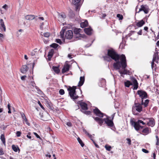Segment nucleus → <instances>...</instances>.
<instances>
[{
	"instance_id": "obj_1",
	"label": "nucleus",
	"mask_w": 159,
	"mask_h": 159,
	"mask_svg": "<svg viewBox=\"0 0 159 159\" xmlns=\"http://www.w3.org/2000/svg\"><path fill=\"white\" fill-rule=\"evenodd\" d=\"M107 55L102 57L104 60L109 62L111 61V59L115 61L113 64L114 68L119 69V67H120V65H121V62L126 58L125 55L123 54H118L112 48L107 49Z\"/></svg>"
},
{
	"instance_id": "obj_2",
	"label": "nucleus",
	"mask_w": 159,
	"mask_h": 159,
	"mask_svg": "<svg viewBox=\"0 0 159 159\" xmlns=\"http://www.w3.org/2000/svg\"><path fill=\"white\" fill-rule=\"evenodd\" d=\"M149 101V99H146L144 100V102L142 103L141 102H137V100H135L132 107L133 114L134 115H139V113L143 111L142 106L144 108L147 107Z\"/></svg>"
},
{
	"instance_id": "obj_3",
	"label": "nucleus",
	"mask_w": 159,
	"mask_h": 159,
	"mask_svg": "<svg viewBox=\"0 0 159 159\" xmlns=\"http://www.w3.org/2000/svg\"><path fill=\"white\" fill-rule=\"evenodd\" d=\"M142 124L143 125H145V123L142 120H139L137 121H134L133 120H130V124L131 126H133L135 129L137 131L140 130L144 128L143 126H141L140 124Z\"/></svg>"
},
{
	"instance_id": "obj_4",
	"label": "nucleus",
	"mask_w": 159,
	"mask_h": 159,
	"mask_svg": "<svg viewBox=\"0 0 159 159\" xmlns=\"http://www.w3.org/2000/svg\"><path fill=\"white\" fill-rule=\"evenodd\" d=\"M121 65H120V67H119V68L118 69H117L116 68H114L116 70H120V68L121 67L122 68V69L123 70V71H120V70H119V72L120 73V74H124V75H129V74L130 73V72L129 70H128L126 69H125V68L127 67V62H126V58H125V59L122 62H121Z\"/></svg>"
},
{
	"instance_id": "obj_5",
	"label": "nucleus",
	"mask_w": 159,
	"mask_h": 159,
	"mask_svg": "<svg viewBox=\"0 0 159 159\" xmlns=\"http://www.w3.org/2000/svg\"><path fill=\"white\" fill-rule=\"evenodd\" d=\"M137 94L139 95L140 98L139 99V102H142V103L144 102V99L148 98L147 93L143 90H138L137 92Z\"/></svg>"
},
{
	"instance_id": "obj_6",
	"label": "nucleus",
	"mask_w": 159,
	"mask_h": 159,
	"mask_svg": "<svg viewBox=\"0 0 159 159\" xmlns=\"http://www.w3.org/2000/svg\"><path fill=\"white\" fill-rule=\"evenodd\" d=\"M106 118H104V120L105 123L109 127H110L111 129L113 131H115L116 128L115 126L113 120L110 119V117L107 115H106Z\"/></svg>"
},
{
	"instance_id": "obj_7",
	"label": "nucleus",
	"mask_w": 159,
	"mask_h": 159,
	"mask_svg": "<svg viewBox=\"0 0 159 159\" xmlns=\"http://www.w3.org/2000/svg\"><path fill=\"white\" fill-rule=\"evenodd\" d=\"M74 32L75 34V35H74V37L76 39H81V38H85L87 37V36L85 34H80L79 33V31H78V28H75L74 29Z\"/></svg>"
},
{
	"instance_id": "obj_8",
	"label": "nucleus",
	"mask_w": 159,
	"mask_h": 159,
	"mask_svg": "<svg viewBox=\"0 0 159 159\" xmlns=\"http://www.w3.org/2000/svg\"><path fill=\"white\" fill-rule=\"evenodd\" d=\"M69 91V95L73 101H75L79 98V96L76 95V91H70L69 89H67Z\"/></svg>"
},
{
	"instance_id": "obj_9",
	"label": "nucleus",
	"mask_w": 159,
	"mask_h": 159,
	"mask_svg": "<svg viewBox=\"0 0 159 159\" xmlns=\"http://www.w3.org/2000/svg\"><path fill=\"white\" fill-rule=\"evenodd\" d=\"M93 112L96 116H98V117L102 118L104 116L106 115L102 112L97 107H96L93 109Z\"/></svg>"
},
{
	"instance_id": "obj_10",
	"label": "nucleus",
	"mask_w": 159,
	"mask_h": 159,
	"mask_svg": "<svg viewBox=\"0 0 159 159\" xmlns=\"http://www.w3.org/2000/svg\"><path fill=\"white\" fill-rule=\"evenodd\" d=\"M149 10L148 6L147 5H142L141 6V8L137 12L139 13L140 11H143L145 14H147L149 12Z\"/></svg>"
},
{
	"instance_id": "obj_11",
	"label": "nucleus",
	"mask_w": 159,
	"mask_h": 159,
	"mask_svg": "<svg viewBox=\"0 0 159 159\" xmlns=\"http://www.w3.org/2000/svg\"><path fill=\"white\" fill-rule=\"evenodd\" d=\"M77 104L78 105H79L80 106L81 109V110H82L83 111L86 110H88V105L87 104L84 102H82V101H79L77 102Z\"/></svg>"
},
{
	"instance_id": "obj_12",
	"label": "nucleus",
	"mask_w": 159,
	"mask_h": 159,
	"mask_svg": "<svg viewBox=\"0 0 159 159\" xmlns=\"http://www.w3.org/2000/svg\"><path fill=\"white\" fill-rule=\"evenodd\" d=\"M142 129H143L141 131L140 129L139 131L141 134L143 135H147L151 132V129L149 128L146 127Z\"/></svg>"
},
{
	"instance_id": "obj_13",
	"label": "nucleus",
	"mask_w": 159,
	"mask_h": 159,
	"mask_svg": "<svg viewBox=\"0 0 159 159\" xmlns=\"http://www.w3.org/2000/svg\"><path fill=\"white\" fill-rule=\"evenodd\" d=\"M73 36V32L71 30H68L66 31L65 38L67 39H70Z\"/></svg>"
},
{
	"instance_id": "obj_14",
	"label": "nucleus",
	"mask_w": 159,
	"mask_h": 159,
	"mask_svg": "<svg viewBox=\"0 0 159 159\" xmlns=\"http://www.w3.org/2000/svg\"><path fill=\"white\" fill-rule=\"evenodd\" d=\"M146 119L149 120V122L147 123V125H148V126L153 127L155 125V120L153 117L146 118Z\"/></svg>"
},
{
	"instance_id": "obj_15",
	"label": "nucleus",
	"mask_w": 159,
	"mask_h": 159,
	"mask_svg": "<svg viewBox=\"0 0 159 159\" xmlns=\"http://www.w3.org/2000/svg\"><path fill=\"white\" fill-rule=\"evenodd\" d=\"M81 0H72V3L76 6V10L77 11L81 6Z\"/></svg>"
},
{
	"instance_id": "obj_16",
	"label": "nucleus",
	"mask_w": 159,
	"mask_h": 159,
	"mask_svg": "<svg viewBox=\"0 0 159 159\" xmlns=\"http://www.w3.org/2000/svg\"><path fill=\"white\" fill-rule=\"evenodd\" d=\"M6 30V26L4 25L3 20L2 19L0 20V31L5 32Z\"/></svg>"
},
{
	"instance_id": "obj_17",
	"label": "nucleus",
	"mask_w": 159,
	"mask_h": 159,
	"mask_svg": "<svg viewBox=\"0 0 159 159\" xmlns=\"http://www.w3.org/2000/svg\"><path fill=\"white\" fill-rule=\"evenodd\" d=\"M93 117L94 120L97 122L100 126H102V125L103 122L104 121V118L102 119L101 118L98 117Z\"/></svg>"
},
{
	"instance_id": "obj_18",
	"label": "nucleus",
	"mask_w": 159,
	"mask_h": 159,
	"mask_svg": "<svg viewBox=\"0 0 159 159\" xmlns=\"http://www.w3.org/2000/svg\"><path fill=\"white\" fill-rule=\"evenodd\" d=\"M67 62V61H66V65H64L62 70V74L64 73L69 70L70 65L66 63Z\"/></svg>"
},
{
	"instance_id": "obj_19",
	"label": "nucleus",
	"mask_w": 159,
	"mask_h": 159,
	"mask_svg": "<svg viewBox=\"0 0 159 159\" xmlns=\"http://www.w3.org/2000/svg\"><path fill=\"white\" fill-rule=\"evenodd\" d=\"M132 81L133 84V89L134 90H136L138 87V83L137 80L135 78H133L132 79Z\"/></svg>"
},
{
	"instance_id": "obj_20",
	"label": "nucleus",
	"mask_w": 159,
	"mask_h": 159,
	"mask_svg": "<svg viewBox=\"0 0 159 159\" xmlns=\"http://www.w3.org/2000/svg\"><path fill=\"white\" fill-rule=\"evenodd\" d=\"M93 30V29H92L91 27H89L88 28H85L84 29V31L85 33L88 35H91L92 32V31Z\"/></svg>"
},
{
	"instance_id": "obj_21",
	"label": "nucleus",
	"mask_w": 159,
	"mask_h": 159,
	"mask_svg": "<svg viewBox=\"0 0 159 159\" xmlns=\"http://www.w3.org/2000/svg\"><path fill=\"white\" fill-rule=\"evenodd\" d=\"M144 19V18L138 22H136V26L138 27H141L142 26L145 24V21L143 20V19Z\"/></svg>"
},
{
	"instance_id": "obj_22",
	"label": "nucleus",
	"mask_w": 159,
	"mask_h": 159,
	"mask_svg": "<svg viewBox=\"0 0 159 159\" xmlns=\"http://www.w3.org/2000/svg\"><path fill=\"white\" fill-rule=\"evenodd\" d=\"M84 80L85 79L84 77L81 76L80 78V81L78 83V86L79 87L82 86L84 83Z\"/></svg>"
},
{
	"instance_id": "obj_23",
	"label": "nucleus",
	"mask_w": 159,
	"mask_h": 159,
	"mask_svg": "<svg viewBox=\"0 0 159 159\" xmlns=\"http://www.w3.org/2000/svg\"><path fill=\"white\" fill-rule=\"evenodd\" d=\"M88 25V22L87 20H85L84 22L80 23V27L82 28H84Z\"/></svg>"
},
{
	"instance_id": "obj_24",
	"label": "nucleus",
	"mask_w": 159,
	"mask_h": 159,
	"mask_svg": "<svg viewBox=\"0 0 159 159\" xmlns=\"http://www.w3.org/2000/svg\"><path fill=\"white\" fill-rule=\"evenodd\" d=\"M68 15L70 18H75V14L74 12L71 9L69 11Z\"/></svg>"
},
{
	"instance_id": "obj_25",
	"label": "nucleus",
	"mask_w": 159,
	"mask_h": 159,
	"mask_svg": "<svg viewBox=\"0 0 159 159\" xmlns=\"http://www.w3.org/2000/svg\"><path fill=\"white\" fill-rule=\"evenodd\" d=\"M34 15H28L25 16V19L27 20H32L34 19Z\"/></svg>"
},
{
	"instance_id": "obj_26",
	"label": "nucleus",
	"mask_w": 159,
	"mask_h": 159,
	"mask_svg": "<svg viewBox=\"0 0 159 159\" xmlns=\"http://www.w3.org/2000/svg\"><path fill=\"white\" fill-rule=\"evenodd\" d=\"M59 66H53L52 69L57 74H59L60 72V70L59 69Z\"/></svg>"
},
{
	"instance_id": "obj_27",
	"label": "nucleus",
	"mask_w": 159,
	"mask_h": 159,
	"mask_svg": "<svg viewBox=\"0 0 159 159\" xmlns=\"http://www.w3.org/2000/svg\"><path fill=\"white\" fill-rule=\"evenodd\" d=\"M27 68V66L26 65L23 66L22 68L21 69V72L24 74L26 73L28 71Z\"/></svg>"
},
{
	"instance_id": "obj_28",
	"label": "nucleus",
	"mask_w": 159,
	"mask_h": 159,
	"mask_svg": "<svg viewBox=\"0 0 159 159\" xmlns=\"http://www.w3.org/2000/svg\"><path fill=\"white\" fill-rule=\"evenodd\" d=\"M46 105L47 107L50 109L52 110L53 109H54V107L52 106V103L51 102L49 101H47L46 102Z\"/></svg>"
},
{
	"instance_id": "obj_29",
	"label": "nucleus",
	"mask_w": 159,
	"mask_h": 159,
	"mask_svg": "<svg viewBox=\"0 0 159 159\" xmlns=\"http://www.w3.org/2000/svg\"><path fill=\"white\" fill-rule=\"evenodd\" d=\"M11 147L12 150L15 152H17L18 150L19 152L20 151V150L19 148V147L17 146H16L15 145H12Z\"/></svg>"
},
{
	"instance_id": "obj_30",
	"label": "nucleus",
	"mask_w": 159,
	"mask_h": 159,
	"mask_svg": "<svg viewBox=\"0 0 159 159\" xmlns=\"http://www.w3.org/2000/svg\"><path fill=\"white\" fill-rule=\"evenodd\" d=\"M125 86L127 87H129L130 85H133L132 83L129 80H127L124 82Z\"/></svg>"
},
{
	"instance_id": "obj_31",
	"label": "nucleus",
	"mask_w": 159,
	"mask_h": 159,
	"mask_svg": "<svg viewBox=\"0 0 159 159\" xmlns=\"http://www.w3.org/2000/svg\"><path fill=\"white\" fill-rule=\"evenodd\" d=\"M54 52V50L53 49H51L48 52V57H52Z\"/></svg>"
},
{
	"instance_id": "obj_32",
	"label": "nucleus",
	"mask_w": 159,
	"mask_h": 159,
	"mask_svg": "<svg viewBox=\"0 0 159 159\" xmlns=\"http://www.w3.org/2000/svg\"><path fill=\"white\" fill-rule=\"evenodd\" d=\"M0 139L3 144H5V138L4 134H1L0 137Z\"/></svg>"
},
{
	"instance_id": "obj_33",
	"label": "nucleus",
	"mask_w": 159,
	"mask_h": 159,
	"mask_svg": "<svg viewBox=\"0 0 159 159\" xmlns=\"http://www.w3.org/2000/svg\"><path fill=\"white\" fill-rule=\"evenodd\" d=\"M65 30H66L65 29H62L60 32L61 38L62 39H63L64 38V34L65 32Z\"/></svg>"
},
{
	"instance_id": "obj_34",
	"label": "nucleus",
	"mask_w": 159,
	"mask_h": 159,
	"mask_svg": "<svg viewBox=\"0 0 159 159\" xmlns=\"http://www.w3.org/2000/svg\"><path fill=\"white\" fill-rule=\"evenodd\" d=\"M76 86H73L72 87L70 86H69V88H67V89H69L70 91H76Z\"/></svg>"
},
{
	"instance_id": "obj_35",
	"label": "nucleus",
	"mask_w": 159,
	"mask_h": 159,
	"mask_svg": "<svg viewBox=\"0 0 159 159\" xmlns=\"http://www.w3.org/2000/svg\"><path fill=\"white\" fill-rule=\"evenodd\" d=\"M50 47L54 48H56L58 46H59V45L56 43H53L50 45Z\"/></svg>"
},
{
	"instance_id": "obj_36",
	"label": "nucleus",
	"mask_w": 159,
	"mask_h": 159,
	"mask_svg": "<svg viewBox=\"0 0 159 159\" xmlns=\"http://www.w3.org/2000/svg\"><path fill=\"white\" fill-rule=\"evenodd\" d=\"M77 140L79 143L80 144L82 147H83L84 145V143L83 142L82 140L80 139L79 137L77 138Z\"/></svg>"
},
{
	"instance_id": "obj_37",
	"label": "nucleus",
	"mask_w": 159,
	"mask_h": 159,
	"mask_svg": "<svg viewBox=\"0 0 159 159\" xmlns=\"http://www.w3.org/2000/svg\"><path fill=\"white\" fill-rule=\"evenodd\" d=\"M81 111L86 115H91V112L90 111H85L81 110Z\"/></svg>"
},
{
	"instance_id": "obj_38",
	"label": "nucleus",
	"mask_w": 159,
	"mask_h": 159,
	"mask_svg": "<svg viewBox=\"0 0 159 159\" xmlns=\"http://www.w3.org/2000/svg\"><path fill=\"white\" fill-rule=\"evenodd\" d=\"M58 15L59 17H61L63 19H65L66 17V15L64 13L61 14L58 13Z\"/></svg>"
},
{
	"instance_id": "obj_39",
	"label": "nucleus",
	"mask_w": 159,
	"mask_h": 159,
	"mask_svg": "<svg viewBox=\"0 0 159 159\" xmlns=\"http://www.w3.org/2000/svg\"><path fill=\"white\" fill-rule=\"evenodd\" d=\"M105 148L108 151H110L111 149V146L110 145H106L105 146Z\"/></svg>"
},
{
	"instance_id": "obj_40",
	"label": "nucleus",
	"mask_w": 159,
	"mask_h": 159,
	"mask_svg": "<svg viewBox=\"0 0 159 159\" xmlns=\"http://www.w3.org/2000/svg\"><path fill=\"white\" fill-rule=\"evenodd\" d=\"M117 17L119 18V20H122L123 18V16L120 14L117 15Z\"/></svg>"
},
{
	"instance_id": "obj_41",
	"label": "nucleus",
	"mask_w": 159,
	"mask_h": 159,
	"mask_svg": "<svg viewBox=\"0 0 159 159\" xmlns=\"http://www.w3.org/2000/svg\"><path fill=\"white\" fill-rule=\"evenodd\" d=\"M39 19V17H38V16L34 15V20L35 22V24H36L37 23V22L38 20Z\"/></svg>"
},
{
	"instance_id": "obj_42",
	"label": "nucleus",
	"mask_w": 159,
	"mask_h": 159,
	"mask_svg": "<svg viewBox=\"0 0 159 159\" xmlns=\"http://www.w3.org/2000/svg\"><path fill=\"white\" fill-rule=\"evenodd\" d=\"M23 121L24 122H25V123L28 125L30 126V123L28 122V120H27V119L26 118H25L23 120Z\"/></svg>"
},
{
	"instance_id": "obj_43",
	"label": "nucleus",
	"mask_w": 159,
	"mask_h": 159,
	"mask_svg": "<svg viewBox=\"0 0 159 159\" xmlns=\"http://www.w3.org/2000/svg\"><path fill=\"white\" fill-rule=\"evenodd\" d=\"M59 93L61 95H63L65 93L64 90L62 89H60L59 91Z\"/></svg>"
},
{
	"instance_id": "obj_44",
	"label": "nucleus",
	"mask_w": 159,
	"mask_h": 159,
	"mask_svg": "<svg viewBox=\"0 0 159 159\" xmlns=\"http://www.w3.org/2000/svg\"><path fill=\"white\" fill-rule=\"evenodd\" d=\"M156 138L157 140L156 144L157 145H158L159 144V138L157 135H156Z\"/></svg>"
},
{
	"instance_id": "obj_45",
	"label": "nucleus",
	"mask_w": 159,
	"mask_h": 159,
	"mask_svg": "<svg viewBox=\"0 0 159 159\" xmlns=\"http://www.w3.org/2000/svg\"><path fill=\"white\" fill-rule=\"evenodd\" d=\"M55 41L57 43H59L60 44H61L62 42L61 40L59 39H56Z\"/></svg>"
},
{
	"instance_id": "obj_46",
	"label": "nucleus",
	"mask_w": 159,
	"mask_h": 159,
	"mask_svg": "<svg viewBox=\"0 0 159 159\" xmlns=\"http://www.w3.org/2000/svg\"><path fill=\"white\" fill-rule=\"evenodd\" d=\"M135 32V31H131L130 33L127 34L126 36L129 37L132 35V34H133Z\"/></svg>"
},
{
	"instance_id": "obj_47",
	"label": "nucleus",
	"mask_w": 159,
	"mask_h": 159,
	"mask_svg": "<svg viewBox=\"0 0 159 159\" xmlns=\"http://www.w3.org/2000/svg\"><path fill=\"white\" fill-rule=\"evenodd\" d=\"M91 140L93 141V143L96 148H99V146L95 143V142L93 139H91Z\"/></svg>"
},
{
	"instance_id": "obj_48",
	"label": "nucleus",
	"mask_w": 159,
	"mask_h": 159,
	"mask_svg": "<svg viewBox=\"0 0 159 159\" xmlns=\"http://www.w3.org/2000/svg\"><path fill=\"white\" fill-rule=\"evenodd\" d=\"M43 35L46 37H48L50 36V34L48 33H45L43 34Z\"/></svg>"
},
{
	"instance_id": "obj_49",
	"label": "nucleus",
	"mask_w": 159,
	"mask_h": 159,
	"mask_svg": "<svg viewBox=\"0 0 159 159\" xmlns=\"http://www.w3.org/2000/svg\"><path fill=\"white\" fill-rule=\"evenodd\" d=\"M38 103L39 104V105L40 106V107L43 109V110H45V108L42 105V104H41V103L39 101H38Z\"/></svg>"
},
{
	"instance_id": "obj_50",
	"label": "nucleus",
	"mask_w": 159,
	"mask_h": 159,
	"mask_svg": "<svg viewBox=\"0 0 159 159\" xmlns=\"http://www.w3.org/2000/svg\"><path fill=\"white\" fill-rule=\"evenodd\" d=\"M16 134L17 137H20L21 135V132L20 131H17L16 132Z\"/></svg>"
},
{
	"instance_id": "obj_51",
	"label": "nucleus",
	"mask_w": 159,
	"mask_h": 159,
	"mask_svg": "<svg viewBox=\"0 0 159 159\" xmlns=\"http://www.w3.org/2000/svg\"><path fill=\"white\" fill-rule=\"evenodd\" d=\"M21 117L23 119V120L25 118H26V117L25 115V114L23 113H21Z\"/></svg>"
},
{
	"instance_id": "obj_52",
	"label": "nucleus",
	"mask_w": 159,
	"mask_h": 159,
	"mask_svg": "<svg viewBox=\"0 0 159 159\" xmlns=\"http://www.w3.org/2000/svg\"><path fill=\"white\" fill-rule=\"evenodd\" d=\"M142 151L143 152L146 153H148L149 152L148 151V150H147L146 149H144V148H143L142 149Z\"/></svg>"
},
{
	"instance_id": "obj_53",
	"label": "nucleus",
	"mask_w": 159,
	"mask_h": 159,
	"mask_svg": "<svg viewBox=\"0 0 159 159\" xmlns=\"http://www.w3.org/2000/svg\"><path fill=\"white\" fill-rule=\"evenodd\" d=\"M4 154L3 149L2 148H0V155H2Z\"/></svg>"
},
{
	"instance_id": "obj_54",
	"label": "nucleus",
	"mask_w": 159,
	"mask_h": 159,
	"mask_svg": "<svg viewBox=\"0 0 159 159\" xmlns=\"http://www.w3.org/2000/svg\"><path fill=\"white\" fill-rule=\"evenodd\" d=\"M31 134V133L29 132L28 133V134L27 135L26 137L29 139H31V136L30 135Z\"/></svg>"
},
{
	"instance_id": "obj_55",
	"label": "nucleus",
	"mask_w": 159,
	"mask_h": 159,
	"mask_svg": "<svg viewBox=\"0 0 159 159\" xmlns=\"http://www.w3.org/2000/svg\"><path fill=\"white\" fill-rule=\"evenodd\" d=\"M34 134L37 138H39L40 139H41L40 137L39 136V135H38V134L37 133L35 132H34Z\"/></svg>"
},
{
	"instance_id": "obj_56",
	"label": "nucleus",
	"mask_w": 159,
	"mask_h": 159,
	"mask_svg": "<svg viewBox=\"0 0 159 159\" xmlns=\"http://www.w3.org/2000/svg\"><path fill=\"white\" fill-rule=\"evenodd\" d=\"M157 59V57L155 56H153V57L152 60V63H153V62H154L156 61V60Z\"/></svg>"
},
{
	"instance_id": "obj_57",
	"label": "nucleus",
	"mask_w": 159,
	"mask_h": 159,
	"mask_svg": "<svg viewBox=\"0 0 159 159\" xmlns=\"http://www.w3.org/2000/svg\"><path fill=\"white\" fill-rule=\"evenodd\" d=\"M66 125L67 126H68L69 127H71L72 125V123L70 122H68L66 123Z\"/></svg>"
},
{
	"instance_id": "obj_58",
	"label": "nucleus",
	"mask_w": 159,
	"mask_h": 159,
	"mask_svg": "<svg viewBox=\"0 0 159 159\" xmlns=\"http://www.w3.org/2000/svg\"><path fill=\"white\" fill-rule=\"evenodd\" d=\"M126 140L128 141V144L129 145H130L131 144V140L129 139H127Z\"/></svg>"
},
{
	"instance_id": "obj_59",
	"label": "nucleus",
	"mask_w": 159,
	"mask_h": 159,
	"mask_svg": "<svg viewBox=\"0 0 159 159\" xmlns=\"http://www.w3.org/2000/svg\"><path fill=\"white\" fill-rule=\"evenodd\" d=\"M8 7V6L6 4H5L3 7L2 8H4L5 10H7V8Z\"/></svg>"
},
{
	"instance_id": "obj_60",
	"label": "nucleus",
	"mask_w": 159,
	"mask_h": 159,
	"mask_svg": "<svg viewBox=\"0 0 159 159\" xmlns=\"http://www.w3.org/2000/svg\"><path fill=\"white\" fill-rule=\"evenodd\" d=\"M101 81H102V82L103 83V84L105 85L106 84V80L105 79L102 78Z\"/></svg>"
},
{
	"instance_id": "obj_61",
	"label": "nucleus",
	"mask_w": 159,
	"mask_h": 159,
	"mask_svg": "<svg viewBox=\"0 0 159 159\" xmlns=\"http://www.w3.org/2000/svg\"><path fill=\"white\" fill-rule=\"evenodd\" d=\"M26 77V75H24L22 76L21 77V79L22 80H25V78Z\"/></svg>"
},
{
	"instance_id": "obj_62",
	"label": "nucleus",
	"mask_w": 159,
	"mask_h": 159,
	"mask_svg": "<svg viewBox=\"0 0 159 159\" xmlns=\"http://www.w3.org/2000/svg\"><path fill=\"white\" fill-rule=\"evenodd\" d=\"M142 30H140L138 33V34L139 35H141L142 34Z\"/></svg>"
},
{
	"instance_id": "obj_63",
	"label": "nucleus",
	"mask_w": 159,
	"mask_h": 159,
	"mask_svg": "<svg viewBox=\"0 0 159 159\" xmlns=\"http://www.w3.org/2000/svg\"><path fill=\"white\" fill-rule=\"evenodd\" d=\"M158 53V51H157L155 53H154V54L153 55V56L157 57L159 56Z\"/></svg>"
},
{
	"instance_id": "obj_64",
	"label": "nucleus",
	"mask_w": 159,
	"mask_h": 159,
	"mask_svg": "<svg viewBox=\"0 0 159 159\" xmlns=\"http://www.w3.org/2000/svg\"><path fill=\"white\" fill-rule=\"evenodd\" d=\"M7 128V126L5 127L4 125H2L1 127V128L3 130Z\"/></svg>"
}]
</instances>
